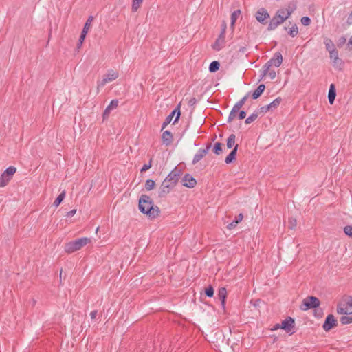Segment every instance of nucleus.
<instances>
[{
    "mask_svg": "<svg viewBox=\"0 0 352 352\" xmlns=\"http://www.w3.org/2000/svg\"><path fill=\"white\" fill-rule=\"evenodd\" d=\"M211 148V144H207L205 148H199L197 153L195 155L192 164H196L198 163L208 153Z\"/></svg>",
    "mask_w": 352,
    "mask_h": 352,
    "instance_id": "obj_11",
    "label": "nucleus"
},
{
    "mask_svg": "<svg viewBox=\"0 0 352 352\" xmlns=\"http://www.w3.org/2000/svg\"><path fill=\"white\" fill-rule=\"evenodd\" d=\"M152 162H153V160L151 159L149 160V162L148 164H144L142 168H141L140 171L142 173L143 172H146L147 170H148L151 166H152Z\"/></svg>",
    "mask_w": 352,
    "mask_h": 352,
    "instance_id": "obj_48",
    "label": "nucleus"
},
{
    "mask_svg": "<svg viewBox=\"0 0 352 352\" xmlns=\"http://www.w3.org/2000/svg\"><path fill=\"white\" fill-rule=\"evenodd\" d=\"M88 31H89V30H86V28H83V29L81 32L80 36H83V37H86V35H87Z\"/></svg>",
    "mask_w": 352,
    "mask_h": 352,
    "instance_id": "obj_59",
    "label": "nucleus"
},
{
    "mask_svg": "<svg viewBox=\"0 0 352 352\" xmlns=\"http://www.w3.org/2000/svg\"><path fill=\"white\" fill-rule=\"evenodd\" d=\"M104 76L111 82L116 80L118 77V73L113 70H111L109 71L108 73L104 75Z\"/></svg>",
    "mask_w": 352,
    "mask_h": 352,
    "instance_id": "obj_35",
    "label": "nucleus"
},
{
    "mask_svg": "<svg viewBox=\"0 0 352 352\" xmlns=\"http://www.w3.org/2000/svg\"><path fill=\"white\" fill-rule=\"evenodd\" d=\"M182 184L184 186L187 188H194L197 184L196 179L190 175L186 174L182 179Z\"/></svg>",
    "mask_w": 352,
    "mask_h": 352,
    "instance_id": "obj_13",
    "label": "nucleus"
},
{
    "mask_svg": "<svg viewBox=\"0 0 352 352\" xmlns=\"http://www.w3.org/2000/svg\"><path fill=\"white\" fill-rule=\"evenodd\" d=\"M236 140V135L234 133H232L229 135L227 139L226 146L228 148H232L234 147Z\"/></svg>",
    "mask_w": 352,
    "mask_h": 352,
    "instance_id": "obj_28",
    "label": "nucleus"
},
{
    "mask_svg": "<svg viewBox=\"0 0 352 352\" xmlns=\"http://www.w3.org/2000/svg\"><path fill=\"white\" fill-rule=\"evenodd\" d=\"M258 117V111H254L249 117H248L245 119V123L246 124H251L252 122L255 121L257 119Z\"/></svg>",
    "mask_w": 352,
    "mask_h": 352,
    "instance_id": "obj_34",
    "label": "nucleus"
},
{
    "mask_svg": "<svg viewBox=\"0 0 352 352\" xmlns=\"http://www.w3.org/2000/svg\"><path fill=\"white\" fill-rule=\"evenodd\" d=\"M93 20H94L93 16H89L88 17L87 21L85 22L83 28H86V30H89V28L91 27V22L93 21Z\"/></svg>",
    "mask_w": 352,
    "mask_h": 352,
    "instance_id": "obj_45",
    "label": "nucleus"
},
{
    "mask_svg": "<svg viewBox=\"0 0 352 352\" xmlns=\"http://www.w3.org/2000/svg\"><path fill=\"white\" fill-rule=\"evenodd\" d=\"M289 229H294L297 226V221L296 219L293 217H290L289 219Z\"/></svg>",
    "mask_w": 352,
    "mask_h": 352,
    "instance_id": "obj_42",
    "label": "nucleus"
},
{
    "mask_svg": "<svg viewBox=\"0 0 352 352\" xmlns=\"http://www.w3.org/2000/svg\"><path fill=\"white\" fill-rule=\"evenodd\" d=\"M351 16H352V12L351 13L350 16H349V18L347 19V23L349 25L352 24V19L351 18Z\"/></svg>",
    "mask_w": 352,
    "mask_h": 352,
    "instance_id": "obj_61",
    "label": "nucleus"
},
{
    "mask_svg": "<svg viewBox=\"0 0 352 352\" xmlns=\"http://www.w3.org/2000/svg\"><path fill=\"white\" fill-rule=\"evenodd\" d=\"M173 188L164 180L158 190V196L160 197H164Z\"/></svg>",
    "mask_w": 352,
    "mask_h": 352,
    "instance_id": "obj_16",
    "label": "nucleus"
},
{
    "mask_svg": "<svg viewBox=\"0 0 352 352\" xmlns=\"http://www.w3.org/2000/svg\"><path fill=\"white\" fill-rule=\"evenodd\" d=\"M245 47H241L240 49H239V52H243L244 53L245 52Z\"/></svg>",
    "mask_w": 352,
    "mask_h": 352,
    "instance_id": "obj_63",
    "label": "nucleus"
},
{
    "mask_svg": "<svg viewBox=\"0 0 352 352\" xmlns=\"http://www.w3.org/2000/svg\"><path fill=\"white\" fill-rule=\"evenodd\" d=\"M279 329H281V324H276L275 325H274V327L271 329L272 331H275V330H278Z\"/></svg>",
    "mask_w": 352,
    "mask_h": 352,
    "instance_id": "obj_57",
    "label": "nucleus"
},
{
    "mask_svg": "<svg viewBox=\"0 0 352 352\" xmlns=\"http://www.w3.org/2000/svg\"><path fill=\"white\" fill-rule=\"evenodd\" d=\"M265 89V85L264 84H261L258 86V87L254 91L252 94L251 96L252 99L256 100L258 98L263 91Z\"/></svg>",
    "mask_w": 352,
    "mask_h": 352,
    "instance_id": "obj_20",
    "label": "nucleus"
},
{
    "mask_svg": "<svg viewBox=\"0 0 352 352\" xmlns=\"http://www.w3.org/2000/svg\"><path fill=\"white\" fill-rule=\"evenodd\" d=\"M212 151L217 155H221L223 153V144L216 142L213 146Z\"/></svg>",
    "mask_w": 352,
    "mask_h": 352,
    "instance_id": "obj_29",
    "label": "nucleus"
},
{
    "mask_svg": "<svg viewBox=\"0 0 352 352\" xmlns=\"http://www.w3.org/2000/svg\"><path fill=\"white\" fill-rule=\"evenodd\" d=\"M119 101L117 99L112 100L110 104L106 107L104 113L103 118L104 119L107 118L110 113V112L118 107Z\"/></svg>",
    "mask_w": 352,
    "mask_h": 352,
    "instance_id": "obj_18",
    "label": "nucleus"
},
{
    "mask_svg": "<svg viewBox=\"0 0 352 352\" xmlns=\"http://www.w3.org/2000/svg\"><path fill=\"white\" fill-rule=\"evenodd\" d=\"M204 293L206 296L211 298L214 296V288L212 285H209L205 289Z\"/></svg>",
    "mask_w": 352,
    "mask_h": 352,
    "instance_id": "obj_40",
    "label": "nucleus"
},
{
    "mask_svg": "<svg viewBox=\"0 0 352 352\" xmlns=\"http://www.w3.org/2000/svg\"><path fill=\"white\" fill-rule=\"evenodd\" d=\"M283 63V56L280 52H276L274 56L263 67L262 76H266L272 66L276 67L280 66Z\"/></svg>",
    "mask_w": 352,
    "mask_h": 352,
    "instance_id": "obj_3",
    "label": "nucleus"
},
{
    "mask_svg": "<svg viewBox=\"0 0 352 352\" xmlns=\"http://www.w3.org/2000/svg\"><path fill=\"white\" fill-rule=\"evenodd\" d=\"M85 37L80 36L78 42L77 43V47H81V45H82V43H83V42L85 41Z\"/></svg>",
    "mask_w": 352,
    "mask_h": 352,
    "instance_id": "obj_53",
    "label": "nucleus"
},
{
    "mask_svg": "<svg viewBox=\"0 0 352 352\" xmlns=\"http://www.w3.org/2000/svg\"><path fill=\"white\" fill-rule=\"evenodd\" d=\"M297 5L296 1H292L290 2L287 8L285 9L287 10V19L291 16V14L296 10Z\"/></svg>",
    "mask_w": 352,
    "mask_h": 352,
    "instance_id": "obj_27",
    "label": "nucleus"
},
{
    "mask_svg": "<svg viewBox=\"0 0 352 352\" xmlns=\"http://www.w3.org/2000/svg\"><path fill=\"white\" fill-rule=\"evenodd\" d=\"M276 14H279L280 16H285L287 15V10L284 8L279 9L276 11Z\"/></svg>",
    "mask_w": 352,
    "mask_h": 352,
    "instance_id": "obj_50",
    "label": "nucleus"
},
{
    "mask_svg": "<svg viewBox=\"0 0 352 352\" xmlns=\"http://www.w3.org/2000/svg\"><path fill=\"white\" fill-rule=\"evenodd\" d=\"M241 14V10H234L232 13V14H231L230 28L232 29V30H234V24H235L237 19L239 18V16H240Z\"/></svg>",
    "mask_w": 352,
    "mask_h": 352,
    "instance_id": "obj_24",
    "label": "nucleus"
},
{
    "mask_svg": "<svg viewBox=\"0 0 352 352\" xmlns=\"http://www.w3.org/2000/svg\"><path fill=\"white\" fill-rule=\"evenodd\" d=\"M182 174V170L176 166L168 176L164 179L172 188H173L177 184L180 176Z\"/></svg>",
    "mask_w": 352,
    "mask_h": 352,
    "instance_id": "obj_5",
    "label": "nucleus"
},
{
    "mask_svg": "<svg viewBox=\"0 0 352 352\" xmlns=\"http://www.w3.org/2000/svg\"><path fill=\"white\" fill-rule=\"evenodd\" d=\"M220 67V63L217 60H214L212 63H210L209 65V71L212 73L216 72L219 70Z\"/></svg>",
    "mask_w": 352,
    "mask_h": 352,
    "instance_id": "obj_33",
    "label": "nucleus"
},
{
    "mask_svg": "<svg viewBox=\"0 0 352 352\" xmlns=\"http://www.w3.org/2000/svg\"><path fill=\"white\" fill-rule=\"evenodd\" d=\"M218 38H221V39L225 41V39H226V32L221 30L220 34L218 36Z\"/></svg>",
    "mask_w": 352,
    "mask_h": 352,
    "instance_id": "obj_55",
    "label": "nucleus"
},
{
    "mask_svg": "<svg viewBox=\"0 0 352 352\" xmlns=\"http://www.w3.org/2000/svg\"><path fill=\"white\" fill-rule=\"evenodd\" d=\"M155 186V182L153 179H147L145 182V189L148 191L153 190Z\"/></svg>",
    "mask_w": 352,
    "mask_h": 352,
    "instance_id": "obj_37",
    "label": "nucleus"
},
{
    "mask_svg": "<svg viewBox=\"0 0 352 352\" xmlns=\"http://www.w3.org/2000/svg\"><path fill=\"white\" fill-rule=\"evenodd\" d=\"M196 102H197V100H196V98H191V99L189 100V102H188V104H189L190 106H193L194 104H196Z\"/></svg>",
    "mask_w": 352,
    "mask_h": 352,
    "instance_id": "obj_56",
    "label": "nucleus"
},
{
    "mask_svg": "<svg viewBox=\"0 0 352 352\" xmlns=\"http://www.w3.org/2000/svg\"><path fill=\"white\" fill-rule=\"evenodd\" d=\"M282 102V98L280 97L276 98L275 100H274L271 103H270L268 105L272 111L276 109Z\"/></svg>",
    "mask_w": 352,
    "mask_h": 352,
    "instance_id": "obj_32",
    "label": "nucleus"
},
{
    "mask_svg": "<svg viewBox=\"0 0 352 352\" xmlns=\"http://www.w3.org/2000/svg\"><path fill=\"white\" fill-rule=\"evenodd\" d=\"M91 242V239L88 237H82L77 239L74 241H72L67 243L65 245V251L67 253H72L77 250H80L82 247L85 246Z\"/></svg>",
    "mask_w": 352,
    "mask_h": 352,
    "instance_id": "obj_2",
    "label": "nucleus"
},
{
    "mask_svg": "<svg viewBox=\"0 0 352 352\" xmlns=\"http://www.w3.org/2000/svg\"><path fill=\"white\" fill-rule=\"evenodd\" d=\"M246 117V112L244 111H239V114H238V118L239 120H243Z\"/></svg>",
    "mask_w": 352,
    "mask_h": 352,
    "instance_id": "obj_52",
    "label": "nucleus"
},
{
    "mask_svg": "<svg viewBox=\"0 0 352 352\" xmlns=\"http://www.w3.org/2000/svg\"><path fill=\"white\" fill-rule=\"evenodd\" d=\"M287 19V16H280L279 14H276L270 20L267 27L269 31L275 30L279 25L282 24L285 20Z\"/></svg>",
    "mask_w": 352,
    "mask_h": 352,
    "instance_id": "obj_9",
    "label": "nucleus"
},
{
    "mask_svg": "<svg viewBox=\"0 0 352 352\" xmlns=\"http://www.w3.org/2000/svg\"><path fill=\"white\" fill-rule=\"evenodd\" d=\"M226 41L217 38L214 43L212 45V48L216 51L221 50L225 46Z\"/></svg>",
    "mask_w": 352,
    "mask_h": 352,
    "instance_id": "obj_26",
    "label": "nucleus"
},
{
    "mask_svg": "<svg viewBox=\"0 0 352 352\" xmlns=\"http://www.w3.org/2000/svg\"><path fill=\"white\" fill-rule=\"evenodd\" d=\"M342 324H348L352 323V316H343L340 319Z\"/></svg>",
    "mask_w": 352,
    "mask_h": 352,
    "instance_id": "obj_39",
    "label": "nucleus"
},
{
    "mask_svg": "<svg viewBox=\"0 0 352 352\" xmlns=\"http://www.w3.org/2000/svg\"><path fill=\"white\" fill-rule=\"evenodd\" d=\"M243 214L240 213L235 218V219L234 221H232L230 223H229L227 226V228L229 230L233 229L234 228H235L237 226L238 223H239L243 220Z\"/></svg>",
    "mask_w": 352,
    "mask_h": 352,
    "instance_id": "obj_25",
    "label": "nucleus"
},
{
    "mask_svg": "<svg viewBox=\"0 0 352 352\" xmlns=\"http://www.w3.org/2000/svg\"><path fill=\"white\" fill-rule=\"evenodd\" d=\"M346 38L345 36H341L339 39H338V46L341 47H342V45L346 43Z\"/></svg>",
    "mask_w": 352,
    "mask_h": 352,
    "instance_id": "obj_49",
    "label": "nucleus"
},
{
    "mask_svg": "<svg viewBox=\"0 0 352 352\" xmlns=\"http://www.w3.org/2000/svg\"><path fill=\"white\" fill-rule=\"evenodd\" d=\"M76 209L72 210L71 211H69L67 213V217H73L76 214Z\"/></svg>",
    "mask_w": 352,
    "mask_h": 352,
    "instance_id": "obj_54",
    "label": "nucleus"
},
{
    "mask_svg": "<svg viewBox=\"0 0 352 352\" xmlns=\"http://www.w3.org/2000/svg\"><path fill=\"white\" fill-rule=\"evenodd\" d=\"M62 276H63V274H62V270H61L60 272V278H61Z\"/></svg>",
    "mask_w": 352,
    "mask_h": 352,
    "instance_id": "obj_64",
    "label": "nucleus"
},
{
    "mask_svg": "<svg viewBox=\"0 0 352 352\" xmlns=\"http://www.w3.org/2000/svg\"><path fill=\"white\" fill-rule=\"evenodd\" d=\"M162 140L166 146H169L173 142V135L170 131H164L162 135Z\"/></svg>",
    "mask_w": 352,
    "mask_h": 352,
    "instance_id": "obj_17",
    "label": "nucleus"
},
{
    "mask_svg": "<svg viewBox=\"0 0 352 352\" xmlns=\"http://www.w3.org/2000/svg\"><path fill=\"white\" fill-rule=\"evenodd\" d=\"M324 44L325 45L327 51H328L329 52H331L332 50H336L332 40L328 37H325L324 38Z\"/></svg>",
    "mask_w": 352,
    "mask_h": 352,
    "instance_id": "obj_23",
    "label": "nucleus"
},
{
    "mask_svg": "<svg viewBox=\"0 0 352 352\" xmlns=\"http://www.w3.org/2000/svg\"><path fill=\"white\" fill-rule=\"evenodd\" d=\"M337 313L343 315L352 314V297H349L346 303H340L337 306Z\"/></svg>",
    "mask_w": 352,
    "mask_h": 352,
    "instance_id": "obj_8",
    "label": "nucleus"
},
{
    "mask_svg": "<svg viewBox=\"0 0 352 352\" xmlns=\"http://www.w3.org/2000/svg\"><path fill=\"white\" fill-rule=\"evenodd\" d=\"M344 232L349 236V237L352 238V226H346L344 228Z\"/></svg>",
    "mask_w": 352,
    "mask_h": 352,
    "instance_id": "obj_44",
    "label": "nucleus"
},
{
    "mask_svg": "<svg viewBox=\"0 0 352 352\" xmlns=\"http://www.w3.org/2000/svg\"><path fill=\"white\" fill-rule=\"evenodd\" d=\"M239 111V109L235 107L234 106L232 107L231 111L228 118V122L230 123L233 121V120L236 118L237 113Z\"/></svg>",
    "mask_w": 352,
    "mask_h": 352,
    "instance_id": "obj_30",
    "label": "nucleus"
},
{
    "mask_svg": "<svg viewBox=\"0 0 352 352\" xmlns=\"http://www.w3.org/2000/svg\"><path fill=\"white\" fill-rule=\"evenodd\" d=\"M320 305V300L316 296H307L303 299L302 304L300 305V309L306 311L310 309L318 308Z\"/></svg>",
    "mask_w": 352,
    "mask_h": 352,
    "instance_id": "obj_4",
    "label": "nucleus"
},
{
    "mask_svg": "<svg viewBox=\"0 0 352 352\" xmlns=\"http://www.w3.org/2000/svg\"><path fill=\"white\" fill-rule=\"evenodd\" d=\"M337 324L338 322L334 316L332 314H329L324 320L322 328L324 331H329L333 327H336Z\"/></svg>",
    "mask_w": 352,
    "mask_h": 352,
    "instance_id": "obj_10",
    "label": "nucleus"
},
{
    "mask_svg": "<svg viewBox=\"0 0 352 352\" xmlns=\"http://www.w3.org/2000/svg\"><path fill=\"white\" fill-rule=\"evenodd\" d=\"M348 45H351V50H352V36L350 37Z\"/></svg>",
    "mask_w": 352,
    "mask_h": 352,
    "instance_id": "obj_62",
    "label": "nucleus"
},
{
    "mask_svg": "<svg viewBox=\"0 0 352 352\" xmlns=\"http://www.w3.org/2000/svg\"><path fill=\"white\" fill-rule=\"evenodd\" d=\"M329 55L334 67L340 68L343 65V61L339 58L338 51L337 50H332L329 52Z\"/></svg>",
    "mask_w": 352,
    "mask_h": 352,
    "instance_id": "obj_14",
    "label": "nucleus"
},
{
    "mask_svg": "<svg viewBox=\"0 0 352 352\" xmlns=\"http://www.w3.org/2000/svg\"><path fill=\"white\" fill-rule=\"evenodd\" d=\"M16 171V168L14 166H11L7 168L0 176V187H4L7 185L12 179Z\"/></svg>",
    "mask_w": 352,
    "mask_h": 352,
    "instance_id": "obj_6",
    "label": "nucleus"
},
{
    "mask_svg": "<svg viewBox=\"0 0 352 352\" xmlns=\"http://www.w3.org/2000/svg\"><path fill=\"white\" fill-rule=\"evenodd\" d=\"M294 319L289 316L282 321L281 329L285 330L287 332H289L292 330V329L294 327Z\"/></svg>",
    "mask_w": 352,
    "mask_h": 352,
    "instance_id": "obj_15",
    "label": "nucleus"
},
{
    "mask_svg": "<svg viewBox=\"0 0 352 352\" xmlns=\"http://www.w3.org/2000/svg\"><path fill=\"white\" fill-rule=\"evenodd\" d=\"M226 28H227L226 23V21H223L222 22V24H221V30H222V31H225V32H226Z\"/></svg>",
    "mask_w": 352,
    "mask_h": 352,
    "instance_id": "obj_60",
    "label": "nucleus"
},
{
    "mask_svg": "<svg viewBox=\"0 0 352 352\" xmlns=\"http://www.w3.org/2000/svg\"><path fill=\"white\" fill-rule=\"evenodd\" d=\"M218 296L221 300V305L223 309H225L226 305V300L227 297V290L225 287H221L218 292Z\"/></svg>",
    "mask_w": 352,
    "mask_h": 352,
    "instance_id": "obj_21",
    "label": "nucleus"
},
{
    "mask_svg": "<svg viewBox=\"0 0 352 352\" xmlns=\"http://www.w3.org/2000/svg\"><path fill=\"white\" fill-rule=\"evenodd\" d=\"M301 23L303 25L307 26L311 23V19L309 16H302L300 19Z\"/></svg>",
    "mask_w": 352,
    "mask_h": 352,
    "instance_id": "obj_43",
    "label": "nucleus"
},
{
    "mask_svg": "<svg viewBox=\"0 0 352 352\" xmlns=\"http://www.w3.org/2000/svg\"><path fill=\"white\" fill-rule=\"evenodd\" d=\"M298 33V29L297 25L295 24L289 30L288 34L292 37H295Z\"/></svg>",
    "mask_w": 352,
    "mask_h": 352,
    "instance_id": "obj_41",
    "label": "nucleus"
},
{
    "mask_svg": "<svg viewBox=\"0 0 352 352\" xmlns=\"http://www.w3.org/2000/svg\"><path fill=\"white\" fill-rule=\"evenodd\" d=\"M250 95V92H248L245 96H244L239 101H238L234 106L238 109H241V108L244 105L247 99Z\"/></svg>",
    "mask_w": 352,
    "mask_h": 352,
    "instance_id": "obj_31",
    "label": "nucleus"
},
{
    "mask_svg": "<svg viewBox=\"0 0 352 352\" xmlns=\"http://www.w3.org/2000/svg\"><path fill=\"white\" fill-rule=\"evenodd\" d=\"M143 0H133L131 10L132 12H136L140 7Z\"/></svg>",
    "mask_w": 352,
    "mask_h": 352,
    "instance_id": "obj_38",
    "label": "nucleus"
},
{
    "mask_svg": "<svg viewBox=\"0 0 352 352\" xmlns=\"http://www.w3.org/2000/svg\"><path fill=\"white\" fill-rule=\"evenodd\" d=\"M336 96V87L333 84H331L330 85L329 94H328V99H329V102L331 104H332L333 103Z\"/></svg>",
    "mask_w": 352,
    "mask_h": 352,
    "instance_id": "obj_22",
    "label": "nucleus"
},
{
    "mask_svg": "<svg viewBox=\"0 0 352 352\" xmlns=\"http://www.w3.org/2000/svg\"><path fill=\"white\" fill-rule=\"evenodd\" d=\"M255 17L261 23L266 24L267 19L270 18V14L266 9L262 8L256 12Z\"/></svg>",
    "mask_w": 352,
    "mask_h": 352,
    "instance_id": "obj_12",
    "label": "nucleus"
},
{
    "mask_svg": "<svg viewBox=\"0 0 352 352\" xmlns=\"http://www.w3.org/2000/svg\"><path fill=\"white\" fill-rule=\"evenodd\" d=\"M65 192L63 191L55 199L53 205L56 207H58L60 203L63 201V200L65 199Z\"/></svg>",
    "mask_w": 352,
    "mask_h": 352,
    "instance_id": "obj_36",
    "label": "nucleus"
},
{
    "mask_svg": "<svg viewBox=\"0 0 352 352\" xmlns=\"http://www.w3.org/2000/svg\"><path fill=\"white\" fill-rule=\"evenodd\" d=\"M138 208L140 211L153 219L160 215V208L155 206L152 199L147 195H142L139 199Z\"/></svg>",
    "mask_w": 352,
    "mask_h": 352,
    "instance_id": "obj_1",
    "label": "nucleus"
},
{
    "mask_svg": "<svg viewBox=\"0 0 352 352\" xmlns=\"http://www.w3.org/2000/svg\"><path fill=\"white\" fill-rule=\"evenodd\" d=\"M239 145L236 144L229 155L226 157L225 162L228 164L232 163L236 157Z\"/></svg>",
    "mask_w": 352,
    "mask_h": 352,
    "instance_id": "obj_19",
    "label": "nucleus"
},
{
    "mask_svg": "<svg viewBox=\"0 0 352 352\" xmlns=\"http://www.w3.org/2000/svg\"><path fill=\"white\" fill-rule=\"evenodd\" d=\"M270 76V78L273 80L276 78V72L274 70H270V69H269V72H267V74Z\"/></svg>",
    "mask_w": 352,
    "mask_h": 352,
    "instance_id": "obj_51",
    "label": "nucleus"
},
{
    "mask_svg": "<svg viewBox=\"0 0 352 352\" xmlns=\"http://www.w3.org/2000/svg\"><path fill=\"white\" fill-rule=\"evenodd\" d=\"M97 314H98V312H97V311H96V310H94V311H91V312L90 313L91 318V319H95V318H96Z\"/></svg>",
    "mask_w": 352,
    "mask_h": 352,
    "instance_id": "obj_58",
    "label": "nucleus"
},
{
    "mask_svg": "<svg viewBox=\"0 0 352 352\" xmlns=\"http://www.w3.org/2000/svg\"><path fill=\"white\" fill-rule=\"evenodd\" d=\"M272 111L269 107V105H265L259 108V109L257 111L259 113H265L267 111Z\"/></svg>",
    "mask_w": 352,
    "mask_h": 352,
    "instance_id": "obj_47",
    "label": "nucleus"
},
{
    "mask_svg": "<svg viewBox=\"0 0 352 352\" xmlns=\"http://www.w3.org/2000/svg\"><path fill=\"white\" fill-rule=\"evenodd\" d=\"M180 103L174 109V110L166 118L164 122L162 124L161 131H163L172 121L173 118L176 115L175 118L173 121V124L177 123L180 118L181 111H180Z\"/></svg>",
    "mask_w": 352,
    "mask_h": 352,
    "instance_id": "obj_7",
    "label": "nucleus"
},
{
    "mask_svg": "<svg viewBox=\"0 0 352 352\" xmlns=\"http://www.w3.org/2000/svg\"><path fill=\"white\" fill-rule=\"evenodd\" d=\"M108 82H110L108 78H107L104 76L102 80L98 83L97 89L99 90L100 87H104Z\"/></svg>",
    "mask_w": 352,
    "mask_h": 352,
    "instance_id": "obj_46",
    "label": "nucleus"
}]
</instances>
